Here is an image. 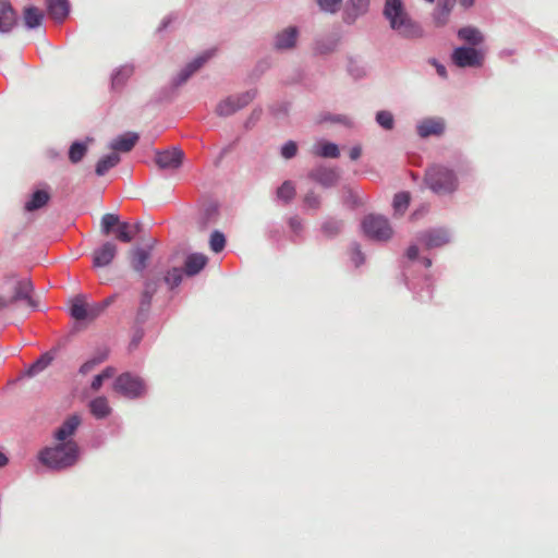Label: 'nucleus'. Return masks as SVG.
Listing matches in <instances>:
<instances>
[{"label":"nucleus","mask_w":558,"mask_h":558,"mask_svg":"<svg viewBox=\"0 0 558 558\" xmlns=\"http://www.w3.org/2000/svg\"><path fill=\"white\" fill-rule=\"evenodd\" d=\"M315 155L325 157V158H337L339 156V148L333 143H319L315 147Z\"/></svg>","instance_id":"obj_34"},{"label":"nucleus","mask_w":558,"mask_h":558,"mask_svg":"<svg viewBox=\"0 0 558 558\" xmlns=\"http://www.w3.org/2000/svg\"><path fill=\"white\" fill-rule=\"evenodd\" d=\"M88 149L87 143L74 142L69 149V159L72 163L80 162L86 155Z\"/></svg>","instance_id":"obj_33"},{"label":"nucleus","mask_w":558,"mask_h":558,"mask_svg":"<svg viewBox=\"0 0 558 558\" xmlns=\"http://www.w3.org/2000/svg\"><path fill=\"white\" fill-rule=\"evenodd\" d=\"M89 409L96 418H105L111 413V408L107 398L105 397H97L92 400L89 403Z\"/></svg>","instance_id":"obj_28"},{"label":"nucleus","mask_w":558,"mask_h":558,"mask_svg":"<svg viewBox=\"0 0 558 558\" xmlns=\"http://www.w3.org/2000/svg\"><path fill=\"white\" fill-rule=\"evenodd\" d=\"M320 10L329 13L338 11L341 0H316Z\"/></svg>","instance_id":"obj_45"},{"label":"nucleus","mask_w":558,"mask_h":558,"mask_svg":"<svg viewBox=\"0 0 558 558\" xmlns=\"http://www.w3.org/2000/svg\"><path fill=\"white\" fill-rule=\"evenodd\" d=\"M296 151H298V146L294 142L290 141L288 143H286L282 148H281V155L286 158V159H290L292 157H294L296 155Z\"/></svg>","instance_id":"obj_46"},{"label":"nucleus","mask_w":558,"mask_h":558,"mask_svg":"<svg viewBox=\"0 0 558 558\" xmlns=\"http://www.w3.org/2000/svg\"><path fill=\"white\" fill-rule=\"evenodd\" d=\"M120 162V156L112 153L100 158L96 165V174L101 177Z\"/></svg>","instance_id":"obj_30"},{"label":"nucleus","mask_w":558,"mask_h":558,"mask_svg":"<svg viewBox=\"0 0 558 558\" xmlns=\"http://www.w3.org/2000/svg\"><path fill=\"white\" fill-rule=\"evenodd\" d=\"M104 379H108L114 375V369L112 367H107L99 374Z\"/></svg>","instance_id":"obj_55"},{"label":"nucleus","mask_w":558,"mask_h":558,"mask_svg":"<svg viewBox=\"0 0 558 558\" xmlns=\"http://www.w3.org/2000/svg\"><path fill=\"white\" fill-rule=\"evenodd\" d=\"M81 424V417L77 414L69 416L63 424L56 430L54 438L58 441H68V438L74 435Z\"/></svg>","instance_id":"obj_15"},{"label":"nucleus","mask_w":558,"mask_h":558,"mask_svg":"<svg viewBox=\"0 0 558 558\" xmlns=\"http://www.w3.org/2000/svg\"><path fill=\"white\" fill-rule=\"evenodd\" d=\"M218 215L217 208L211 206L206 209V223L216 221Z\"/></svg>","instance_id":"obj_51"},{"label":"nucleus","mask_w":558,"mask_h":558,"mask_svg":"<svg viewBox=\"0 0 558 558\" xmlns=\"http://www.w3.org/2000/svg\"><path fill=\"white\" fill-rule=\"evenodd\" d=\"M133 68L130 65H123L119 68L112 75L111 84L112 88H121L125 82L132 76Z\"/></svg>","instance_id":"obj_31"},{"label":"nucleus","mask_w":558,"mask_h":558,"mask_svg":"<svg viewBox=\"0 0 558 558\" xmlns=\"http://www.w3.org/2000/svg\"><path fill=\"white\" fill-rule=\"evenodd\" d=\"M298 37V29L295 27H288L279 33L276 37V47L278 49H289L295 45Z\"/></svg>","instance_id":"obj_26"},{"label":"nucleus","mask_w":558,"mask_h":558,"mask_svg":"<svg viewBox=\"0 0 558 558\" xmlns=\"http://www.w3.org/2000/svg\"><path fill=\"white\" fill-rule=\"evenodd\" d=\"M118 252L117 245L108 241L93 253V266L106 267L111 264Z\"/></svg>","instance_id":"obj_10"},{"label":"nucleus","mask_w":558,"mask_h":558,"mask_svg":"<svg viewBox=\"0 0 558 558\" xmlns=\"http://www.w3.org/2000/svg\"><path fill=\"white\" fill-rule=\"evenodd\" d=\"M362 149L359 146L352 147L350 150V158L352 160H357L361 157Z\"/></svg>","instance_id":"obj_54"},{"label":"nucleus","mask_w":558,"mask_h":558,"mask_svg":"<svg viewBox=\"0 0 558 558\" xmlns=\"http://www.w3.org/2000/svg\"><path fill=\"white\" fill-rule=\"evenodd\" d=\"M137 141H138V135L136 133L129 132V133H125V134L117 137L116 140H113L110 147L117 154H118V151L129 153L135 146Z\"/></svg>","instance_id":"obj_18"},{"label":"nucleus","mask_w":558,"mask_h":558,"mask_svg":"<svg viewBox=\"0 0 558 558\" xmlns=\"http://www.w3.org/2000/svg\"><path fill=\"white\" fill-rule=\"evenodd\" d=\"M49 15L57 22H62L70 11L68 0H47Z\"/></svg>","instance_id":"obj_20"},{"label":"nucleus","mask_w":558,"mask_h":558,"mask_svg":"<svg viewBox=\"0 0 558 558\" xmlns=\"http://www.w3.org/2000/svg\"><path fill=\"white\" fill-rule=\"evenodd\" d=\"M17 25V15L12 9L11 3L2 0V33L10 32Z\"/></svg>","instance_id":"obj_25"},{"label":"nucleus","mask_w":558,"mask_h":558,"mask_svg":"<svg viewBox=\"0 0 558 558\" xmlns=\"http://www.w3.org/2000/svg\"><path fill=\"white\" fill-rule=\"evenodd\" d=\"M114 390L126 398L135 399L145 393V385L140 377L124 373L116 379Z\"/></svg>","instance_id":"obj_6"},{"label":"nucleus","mask_w":558,"mask_h":558,"mask_svg":"<svg viewBox=\"0 0 558 558\" xmlns=\"http://www.w3.org/2000/svg\"><path fill=\"white\" fill-rule=\"evenodd\" d=\"M44 12L36 7H26L23 12V22L27 28H36L41 25Z\"/></svg>","instance_id":"obj_24"},{"label":"nucleus","mask_w":558,"mask_h":558,"mask_svg":"<svg viewBox=\"0 0 558 558\" xmlns=\"http://www.w3.org/2000/svg\"><path fill=\"white\" fill-rule=\"evenodd\" d=\"M208 258L204 254L194 253L186 257L184 271L187 276L198 274L207 264Z\"/></svg>","instance_id":"obj_22"},{"label":"nucleus","mask_w":558,"mask_h":558,"mask_svg":"<svg viewBox=\"0 0 558 558\" xmlns=\"http://www.w3.org/2000/svg\"><path fill=\"white\" fill-rule=\"evenodd\" d=\"M424 182L429 190L438 195L451 194L459 186V179L456 172L439 163L432 165L426 169Z\"/></svg>","instance_id":"obj_4"},{"label":"nucleus","mask_w":558,"mask_h":558,"mask_svg":"<svg viewBox=\"0 0 558 558\" xmlns=\"http://www.w3.org/2000/svg\"><path fill=\"white\" fill-rule=\"evenodd\" d=\"M344 228L342 219L336 217L326 218L320 225V232L327 239H333L338 236Z\"/></svg>","instance_id":"obj_19"},{"label":"nucleus","mask_w":558,"mask_h":558,"mask_svg":"<svg viewBox=\"0 0 558 558\" xmlns=\"http://www.w3.org/2000/svg\"><path fill=\"white\" fill-rule=\"evenodd\" d=\"M7 462H8L7 457H4V454H2V460H1L2 466L5 465Z\"/></svg>","instance_id":"obj_58"},{"label":"nucleus","mask_w":558,"mask_h":558,"mask_svg":"<svg viewBox=\"0 0 558 558\" xmlns=\"http://www.w3.org/2000/svg\"><path fill=\"white\" fill-rule=\"evenodd\" d=\"M483 60V53L473 47H459L452 52V61L459 68L481 66Z\"/></svg>","instance_id":"obj_7"},{"label":"nucleus","mask_w":558,"mask_h":558,"mask_svg":"<svg viewBox=\"0 0 558 558\" xmlns=\"http://www.w3.org/2000/svg\"><path fill=\"white\" fill-rule=\"evenodd\" d=\"M211 57L210 52H205L190 62L179 74L175 85H181L185 83L189 77L195 73L199 68L204 65V63Z\"/></svg>","instance_id":"obj_16"},{"label":"nucleus","mask_w":558,"mask_h":558,"mask_svg":"<svg viewBox=\"0 0 558 558\" xmlns=\"http://www.w3.org/2000/svg\"><path fill=\"white\" fill-rule=\"evenodd\" d=\"M53 356L50 353L43 354L32 366V373H38L44 371L52 362Z\"/></svg>","instance_id":"obj_44"},{"label":"nucleus","mask_w":558,"mask_h":558,"mask_svg":"<svg viewBox=\"0 0 558 558\" xmlns=\"http://www.w3.org/2000/svg\"><path fill=\"white\" fill-rule=\"evenodd\" d=\"M430 264H432L430 259H426V260H425V265H426L427 267H429V266H430Z\"/></svg>","instance_id":"obj_59"},{"label":"nucleus","mask_w":558,"mask_h":558,"mask_svg":"<svg viewBox=\"0 0 558 558\" xmlns=\"http://www.w3.org/2000/svg\"><path fill=\"white\" fill-rule=\"evenodd\" d=\"M427 2H433L434 0H426Z\"/></svg>","instance_id":"obj_60"},{"label":"nucleus","mask_w":558,"mask_h":558,"mask_svg":"<svg viewBox=\"0 0 558 558\" xmlns=\"http://www.w3.org/2000/svg\"><path fill=\"white\" fill-rule=\"evenodd\" d=\"M445 130V124L440 119H426L417 126V133L421 137L430 135H440Z\"/></svg>","instance_id":"obj_17"},{"label":"nucleus","mask_w":558,"mask_h":558,"mask_svg":"<svg viewBox=\"0 0 558 558\" xmlns=\"http://www.w3.org/2000/svg\"><path fill=\"white\" fill-rule=\"evenodd\" d=\"M377 123L385 130H391L395 124V119L391 112L381 110L376 114Z\"/></svg>","instance_id":"obj_39"},{"label":"nucleus","mask_w":558,"mask_h":558,"mask_svg":"<svg viewBox=\"0 0 558 558\" xmlns=\"http://www.w3.org/2000/svg\"><path fill=\"white\" fill-rule=\"evenodd\" d=\"M70 313L76 320H84L88 318L87 304L84 302L83 298L76 296L73 300Z\"/></svg>","instance_id":"obj_32"},{"label":"nucleus","mask_w":558,"mask_h":558,"mask_svg":"<svg viewBox=\"0 0 558 558\" xmlns=\"http://www.w3.org/2000/svg\"><path fill=\"white\" fill-rule=\"evenodd\" d=\"M51 195L47 190H36L34 191L28 199L24 204L25 213H34L39 210L48 205L50 202Z\"/></svg>","instance_id":"obj_13"},{"label":"nucleus","mask_w":558,"mask_h":558,"mask_svg":"<svg viewBox=\"0 0 558 558\" xmlns=\"http://www.w3.org/2000/svg\"><path fill=\"white\" fill-rule=\"evenodd\" d=\"M304 205L311 209H319L322 205V197L314 191H310L303 198Z\"/></svg>","instance_id":"obj_43"},{"label":"nucleus","mask_w":558,"mask_h":558,"mask_svg":"<svg viewBox=\"0 0 558 558\" xmlns=\"http://www.w3.org/2000/svg\"><path fill=\"white\" fill-rule=\"evenodd\" d=\"M383 14L398 35L411 39L422 37V27L408 14L402 0H386Z\"/></svg>","instance_id":"obj_2"},{"label":"nucleus","mask_w":558,"mask_h":558,"mask_svg":"<svg viewBox=\"0 0 558 558\" xmlns=\"http://www.w3.org/2000/svg\"><path fill=\"white\" fill-rule=\"evenodd\" d=\"M129 257L131 267L137 272H143V270L147 267L150 254L144 248L136 247L129 252Z\"/></svg>","instance_id":"obj_21"},{"label":"nucleus","mask_w":558,"mask_h":558,"mask_svg":"<svg viewBox=\"0 0 558 558\" xmlns=\"http://www.w3.org/2000/svg\"><path fill=\"white\" fill-rule=\"evenodd\" d=\"M153 295L142 292L137 311V320L144 322L150 310Z\"/></svg>","instance_id":"obj_37"},{"label":"nucleus","mask_w":558,"mask_h":558,"mask_svg":"<svg viewBox=\"0 0 558 558\" xmlns=\"http://www.w3.org/2000/svg\"><path fill=\"white\" fill-rule=\"evenodd\" d=\"M366 236L376 241H387L392 236V228L388 219L380 215H367L362 221Z\"/></svg>","instance_id":"obj_5"},{"label":"nucleus","mask_w":558,"mask_h":558,"mask_svg":"<svg viewBox=\"0 0 558 558\" xmlns=\"http://www.w3.org/2000/svg\"><path fill=\"white\" fill-rule=\"evenodd\" d=\"M209 245L211 251H214L215 253L221 252L226 245L225 235L219 231L213 232L210 235Z\"/></svg>","instance_id":"obj_40"},{"label":"nucleus","mask_w":558,"mask_h":558,"mask_svg":"<svg viewBox=\"0 0 558 558\" xmlns=\"http://www.w3.org/2000/svg\"><path fill=\"white\" fill-rule=\"evenodd\" d=\"M104 378L98 374L94 377L93 381H92V389L97 391L100 389V387L102 386V383H104Z\"/></svg>","instance_id":"obj_52"},{"label":"nucleus","mask_w":558,"mask_h":558,"mask_svg":"<svg viewBox=\"0 0 558 558\" xmlns=\"http://www.w3.org/2000/svg\"><path fill=\"white\" fill-rule=\"evenodd\" d=\"M418 255V247L416 245H411L407 250V257L409 259H415Z\"/></svg>","instance_id":"obj_53"},{"label":"nucleus","mask_w":558,"mask_h":558,"mask_svg":"<svg viewBox=\"0 0 558 558\" xmlns=\"http://www.w3.org/2000/svg\"><path fill=\"white\" fill-rule=\"evenodd\" d=\"M80 456V448L74 440L58 444L54 447L45 448L39 453V460L46 466L53 470H62L74 465Z\"/></svg>","instance_id":"obj_3"},{"label":"nucleus","mask_w":558,"mask_h":558,"mask_svg":"<svg viewBox=\"0 0 558 558\" xmlns=\"http://www.w3.org/2000/svg\"><path fill=\"white\" fill-rule=\"evenodd\" d=\"M458 37L472 46H478L484 40L482 33L473 26H465L460 28L458 31Z\"/></svg>","instance_id":"obj_27"},{"label":"nucleus","mask_w":558,"mask_h":558,"mask_svg":"<svg viewBox=\"0 0 558 558\" xmlns=\"http://www.w3.org/2000/svg\"><path fill=\"white\" fill-rule=\"evenodd\" d=\"M184 154L179 148L158 151L155 157L156 165L163 170H175L181 167Z\"/></svg>","instance_id":"obj_9"},{"label":"nucleus","mask_w":558,"mask_h":558,"mask_svg":"<svg viewBox=\"0 0 558 558\" xmlns=\"http://www.w3.org/2000/svg\"><path fill=\"white\" fill-rule=\"evenodd\" d=\"M157 289H158V280H147L144 284L143 292L154 296V294L157 292Z\"/></svg>","instance_id":"obj_49"},{"label":"nucleus","mask_w":558,"mask_h":558,"mask_svg":"<svg viewBox=\"0 0 558 558\" xmlns=\"http://www.w3.org/2000/svg\"><path fill=\"white\" fill-rule=\"evenodd\" d=\"M105 360V357H100V359H92L87 362H85L81 367H80V373L82 375H86L88 374L89 372H92L99 363H101L102 361Z\"/></svg>","instance_id":"obj_47"},{"label":"nucleus","mask_w":558,"mask_h":558,"mask_svg":"<svg viewBox=\"0 0 558 558\" xmlns=\"http://www.w3.org/2000/svg\"><path fill=\"white\" fill-rule=\"evenodd\" d=\"M450 238L446 230L436 229L424 232L420 236V241L423 242L428 248L440 247L449 242Z\"/></svg>","instance_id":"obj_14"},{"label":"nucleus","mask_w":558,"mask_h":558,"mask_svg":"<svg viewBox=\"0 0 558 558\" xmlns=\"http://www.w3.org/2000/svg\"><path fill=\"white\" fill-rule=\"evenodd\" d=\"M289 227L291 228L292 231H294L295 233H299L303 229L302 220L296 216L291 217L289 219Z\"/></svg>","instance_id":"obj_50"},{"label":"nucleus","mask_w":558,"mask_h":558,"mask_svg":"<svg viewBox=\"0 0 558 558\" xmlns=\"http://www.w3.org/2000/svg\"><path fill=\"white\" fill-rule=\"evenodd\" d=\"M434 64L436 65L437 73L444 78L447 77L446 68L442 64L436 63V61H434Z\"/></svg>","instance_id":"obj_56"},{"label":"nucleus","mask_w":558,"mask_h":558,"mask_svg":"<svg viewBox=\"0 0 558 558\" xmlns=\"http://www.w3.org/2000/svg\"><path fill=\"white\" fill-rule=\"evenodd\" d=\"M352 260L356 266L364 263V255L357 244H354L352 247Z\"/></svg>","instance_id":"obj_48"},{"label":"nucleus","mask_w":558,"mask_h":558,"mask_svg":"<svg viewBox=\"0 0 558 558\" xmlns=\"http://www.w3.org/2000/svg\"><path fill=\"white\" fill-rule=\"evenodd\" d=\"M110 303H111V300L107 299L101 303H94V304L87 305V310H88V318L87 319H95L96 317H98Z\"/></svg>","instance_id":"obj_42"},{"label":"nucleus","mask_w":558,"mask_h":558,"mask_svg":"<svg viewBox=\"0 0 558 558\" xmlns=\"http://www.w3.org/2000/svg\"><path fill=\"white\" fill-rule=\"evenodd\" d=\"M369 5V0H355L351 5H348L344 12V20L353 22L359 15L364 14Z\"/></svg>","instance_id":"obj_29"},{"label":"nucleus","mask_w":558,"mask_h":558,"mask_svg":"<svg viewBox=\"0 0 558 558\" xmlns=\"http://www.w3.org/2000/svg\"><path fill=\"white\" fill-rule=\"evenodd\" d=\"M33 290L27 276L7 270L2 277V320L15 324L25 316L27 308L36 307Z\"/></svg>","instance_id":"obj_1"},{"label":"nucleus","mask_w":558,"mask_h":558,"mask_svg":"<svg viewBox=\"0 0 558 558\" xmlns=\"http://www.w3.org/2000/svg\"><path fill=\"white\" fill-rule=\"evenodd\" d=\"M141 229L142 223L140 222H136L133 226H131L128 222H121L118 226L116 238L123 243H130L132 242L134 236L141 231Z\"/></svg>","instance_id":"obj_23"},{"label":"nucleus","mask_w":558,"mask_h":558,"mask_svg":"<svg viewBox=\"0 0 558 558\" xmlns=\"http://www.w3.org/2000/svg\"><path fill=\"white\" fill-rule=\"evenodd\" d=\"M295 194V186L291 181H284L277 190V197L284 203L291 202Z\"/></svg>","instance_id":"obj_35"},{"label":"nucleus","mask_w":558,"mask_h":558,"mask_svg":"<svg viewBox=\"0 0 558 558\" xmlns=\"http://www.w3.org/2000/svg\"><path fill=\"white\" fill-rule=\"evenodd\" d=\"M19 351L17 348H11V349H8V352L10 353V355H15V353Z\"/></svg>","instance_id":"obj_57"},{"label":"nucleus","mask_w":558,"mask_h":558,"mask_svg":"<svg viewBox=\"0 0 558 558\" xmlns=\"http://www.w3.org/2000/svg\"><path fill=\"white\" fill-rule=\"evenodd\" d=\"M308 177L324 187L333 186L338 181V173L335 169L319 167L313 169Z\"/></svg>","instance_id":"obj_12"},{"label":"nucleus","mask_w":558,"mask_h":558,"mask_svg":"<svg viewBox=\"0 0 558 558\" xmlns=\"http://www.w3.org/2000/svg\"><path fill=\"white\" fill-rule=\"evenodd\" d=\"M182 281V270L180 268H173L167 272L165 276V282L173 289L179 286Z\"/></svg>","instance_id":"obj_41"},{"label":"nucleus","mask_w":558,"mask_h":558,"mask_svg":"<svg viewBox=\"0 0 558 558\" xmlns=\"http://www.w3.org/2000/svg\"><path fill=\"white\" fill-rule=\"evenodd\" d=\"M119 216L114 214H105L101 217V230L104 234L108 235L114 226H119Z\"/></svg>","instance_id":"obj_38"},{"label":"nucleus","mask_w":558,"mask_h":558,"mask_svg":"<svg viewBox=\"0 0 558 558\" xmlns=\"http://www.w3.org/2000/svg\"><path fill=\"white\" fill-rule=\"evenodd\" d=\"M254 98V94L247 92L239 96H231L218 104L216 112L221 117H228L239 109L248 105Z\"/></svg>","instance_id":"obj_8"},{"label":"nucleus","mask_w":558,"mask_h":558,"mask_svg":"<svg viewBox=\"0 0 558 558\" xmlns=\"http://www.w3.org/2000/svg\"><path fill=\"white\" fill-rule=\"evenodd\" d=\"M453 1L454 0H442V3L436 9L434 13V21L437 26H444L447 24L449 20V15L451 13V10L453 8ZM459 3L464 7L469 8L473 4L474 0H458Z\"/></svg>","instance_id":"obj_11"},{"label":"nucleus","mask_w":558,"mask_h":558,"mask_svg":"<svg viewBox=\"0 0 558 558\" xmlns=\"http://www.w3.org/2000/svg\"><path fill=\"white\" fill-rule=\"evenodd\" d=\"M410 194L408 192H400L395 195L393 209L397 214L403 215L410 205Z\"/></svg>","instance_id":"obj_36"}]
</instances>
